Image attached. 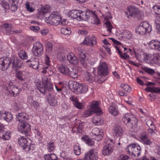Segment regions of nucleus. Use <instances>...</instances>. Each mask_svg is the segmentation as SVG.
<instances>
[{
    "label": "nucleus",
    "mask_w": 160,
    "mask_h": 160,
    "mask_svg": "<svg viewBox=\"0 0 160 160\" xmlns=\"http://www.w3.org/2000/svg\"><path fill=\"white\" fill-rule=\"evenodd\" d=\"M122 121L130 128L134 129L138 125V120L136 117L131 113H127L122 117Z\"/></svg>",
    "instance_id": "f257e3e1"
},
{
    "label": "nucleus",
    "mask_w": 160,
    "mask_h": 160,
    "mask_svg": "<svg viewBox=\"0 0 160 160\" xmlns=\"http://www.w3.org/2000/svg\"><path fill=\"white\" fill-rule=\"evenodd\" d=\"M42 84L37 85L38 89L43 94H45L48 90L49 92H52L53 90V86L51 83L50 79L47 77H44L42 79Z\"/></svg>",
    "instance_id": "f03ea898"
},
{
    "label": "nucleus",
    "mask_w": 160,
    "mask_h": 160,
    "mask_svg": "<svg viewBox=\"0 0 160 160\" xmlns=\"http://www.w3.org/2000/svg\"><path fill=\"white\" fill-rule=\"evenodd\" d=\"M152 30V26L147 22H143L140 23L136 29L137 33L142 35L149 33Z\"/></svg>",
    "instance_id": "7ed1b4c3"
},
{
    "label": "nucleus",
    "mask_w": 160,
    "mask_h": 160,
    "mask_svg": "<svg viewBox=\"0 0 160 160\" xmlns=\"http://www.w3.org/2000/svg\"><path fill=\"white\" fill-rule=\"evenodd\" d=\"M18 129L19 132L24 134L28 137L29 132L31 131V126L27 122H19L18 125Z\"/></svg>",
    "instance_id": "20e7f679"
},
{
    "label": "nucleus",
    "mask_w": 160,
    "mask_h": 160,
    "mask_svg": "<svg viewBox=\"0 0 160 160\" xmlns=\"http://www.w3.org/2000/svg\"><path fill=\"white\" fill-rule=\"evenodd\" d=\"M97 71L99 75H107L109 72L108 64L105 62H100L97 68Z\"/></svg>",
    "instance_id": "39448f33"
},
{
    "label": "nucleus",
    "mask_w": 160,
    "mask_h": 160,
    "mask_svg": "<svg viewBox=\"0 0 160 160\" xmlns=\"http://www.w3.org/2000/svg\"><path fill=\"white\" fill-rule=\"evenodd\" d=\"M18 143L22 149L27 152H28L31 149V147L32 145L28 142V140L22 136H21L18 139Z\"/></svg>",
    "instance_id": "423d86ee"
},
{
    "label": "nucleus",
    "mask_w": 160,
    "mask_h": 160,
    "mask_svg": "<svg viewBox=\"0 0 160 160\" xmlns=\"http://www.w3.org/2000/svg\"><path fill=\"white\" fill-rule=\"evenodd\" d=\"M115 142L113 140H110L108 144L104 146L103 148L102 154L104 155L111 154L115 146Z\"/></svg>",
    "instance_id": "0eeeda50"
},
{
    "label": "nucleus",
    "mask_w": 160,
    "mask_h": 160,
    "mask_svg": "<svg viewBox=\"0 0 160 160\" xmlns=\"http://www.w3.org/2000/svg\"><path fill=\"white\" fill-rule=\"evenodd\" d=\"M43 46L39 42H36L35 43L32 49V52L36 56H40L43 53Z\"/></svg>",
    "instance_id": "6e6552de"
},
{
    "label": "nucleus",
    "mask_w": 160,
    "mask_h": 160,
    "mask_svg": "<svg viewBox=\"0 0 160 160\" xmlns=\"http://www.w3.org/2000/svg\"><path fill=\"white\" fill-rule=\"evenodd\" d=\"M61 17L59 15L51 14L48 18H46L47 22L53 25H57L61 22Z\"/></svg>",
    "instance_id": "1a4fd4ad"
},
{
    "label": "nucleus",
    "mask_w": 160,
    "mask_h": 160,
    "mask_svg": "<svg viewBox=\"0 0 160 160\" xmlns=\"http://www.w3.org/2000/svg\"><path fill=\"white\" fill-rule=\"evenodd\" d=\"M11 64V58L3 57L0 58V67L2 71L6 70Z\"/></svg>",
    "instance_id": "9d476101"
},
{
    "label": "nucleus",
    "mask_w": 160,
    "mask_h": 160,
    "mask_svg": "<svg viewBox=\"0 0 160 160\" xmlns=\"http://www.w3.org/2000/svg\"><path fill=\"white\" fill-rule=\"evenodd\" d=\"M84 157L86 160H98V152L95 149H91L85 154Z\"/></svg>",
    "instance_id": "9b49d317"
},
{
    "label": "nucleus",
    "mask_w": 160,
    "mask_h": 160,
    "mask_svg": "<svg viewBox=\"0 0 160 160\" xmlns=\"http://www.w3.org/2000/svg\"><path fill=\"white\" fill-rule=\"evenodd\" d=\"M96 39L95 36H88L85 38L83 42L81 43V44L92 46L94 44H96Z\"/></svg>",
    "instance_id": "f8f14e48"
},
{
    "label": "nucleus",
    "mask_w": 160,
    "mask_h": 160,
    "mask_svg": "<svg viewBox=\"0 0 160 160\" xmlns=\"http://www.w3.org/2000/svg\"><path fill=\"white\" fill-rule=\"evenodd\" d=\"M11 59V64L12 68L14 70L19 69L22 66V62L17 57H13Z\"/></svg>",
    "instance_id": "ddd939ff"
},
{
    "label": "nucleus",
    "mask_w": 160,
    "mask_h": 160,
    "mask_svg": "<svg viewBox=\"0 0 160 160\" xmlns=\"http://www.w3.org/2000/svg\"><path fill=\"white\" fill-rule=\"evenodd\" d=\"M28 63V65L30 67L35 69H38L40 65L39 64V62L38 58H32L30 60H28L27 62Z\"/></svg>",
    "instance_id": "4468645a"
},
{
    "label": "nucleus",
    "mask_w": 160,
    "mask_h": 160,
    "mask_svg": "<svg viewBox=\"0 0 160 160\" xmlns=\"http://www.w3.org/2000/svg\"><path fill=\"white\" fill-rule=\"evenodd\" d=\"M92 133L93 134L95 139L99 141L102 140L103 138V134L101 132L98 128H93L92 130Z\"/></svg>",
    "instance_id": "2eb2a0df"
},
{
    "label": "nucleus",
    "mask_w": 160,
    "mask_h": 160,
    "mask_svg": "<svg viewBox=\"0 0 160 160\" xmlns=\"http://www.w3.org/2000/svg\"><path fill=\"white\" fill-rule=\"evenodd\" d=\"M2 27L6 31V34L10 35L13 34L14 33H18L19 32L18 30L15 31H12V27L11 24L6 23L2 25Z\"/></svg>",
    "instance_id": "dca6fc26"
},
{
    "label": "nucleus",
    "mask_w": 160,
    "mask_h": 160,
    "mask_svg": "<svg viewBox=\"0 0 160 160\" xmlns=\"http://www.w3.org/2000/svg\"><path fill=\"white\" fill-rule=\"evenodd\" d=\"M90 108L93 112L99 113H102L101 108L98 106V102L97 101H92L90 105Z\"/></svg>",
    "instance_id": "f3484780"
},
{
    "label": "nucleus",
    "mask_w": 160,
    "mask_h": 160,
    "mask_svg": "<svg viewBox=\"0 0 160 160\" xmlns=\"http://www.w3.org/2000/svg\"><path fill=\"white\" fill-rule=\"evenodd\" d=\"M8 89L9 90L10 94L13 97L18 96L20 93V91L18 88L13 85L8 87Z\"/></svg>",
    "instance_id": "a211bd4d"
},
{
    "label": "nucleus",
    "mask_w": 160,
    "mask_h": 160,
    "mask_svg": "<svg viewBox=\"0 0 160 160\" xmlns=\"http://www.w3.org/2000/svg\"><path fill=\"white\" fill-rule=\"evenodd\" d=\"M27 102L30 104L32 108H33L36 110L38 109L40 106L39 104L37 101L33 100L32 95H30L28 97Z\"/></svg>",
    "instance_id": "6ab92c4d"
},
{
    "label": "nucleus",
    "mask_w": 160,
    "mask_h": 160,
    "mask_svg": "<svg viewBox=\"0 0 160 160\" xmlns=\"http://www.w3.org/2000/svg\"><path fill=\"white\" fill-rule=\"evenodd\" d=\"M67 58L69 63L72 64L76 65L78 63V60L73 53H70L67 56Z\"/></svg>",
    "instance_id": "aec40b11"
},
{
    "label": "nucleus",
    "mask_w": 160,
    "mask_h": 160,
    "mask_svg": "<svg viewBox=\"0 0 160 160\" xmlns=\"http://www.w3.org/2000/svg\"><path fill=\"white\" fill-rule=\"evenodd\" d=\"M28 118L27 115L23 112L18 113L16 114V120L19 121V122H27Z\"/></svg>",
    "instance_id": "412c9836"
},
{
    "label": "nucleus",
    "mask_w": 160,
    "mask_h": 160,
    "mask_svg": "<svg viewBox=\"0 0 160 160\" xmlns=\"http://www.w3.org/2000/svg\"><path fill=\"white\" fill-rule=\"evenodd\" d=\"M149 48L159 51L160 47V42L155 40H152L148 42Z\"/></svg>",
    "instance_id": "4be33fe9"
},
{
    "label": "nucleus",
    "mask_w": 160,
    "mask_h": 160,
    "mask_svg": "<svg viewBox=\"0 0 160 160\" xmlns=\"http://www.w3.org/2000/svg\"><path fill=\"white\" fill-rule=\"evenodd\" d=\"M140 138L144 144L150 145L152 142L148 137L147 134L146 132L142 133L140 136Z\"/></svg>",
    "instance_id": "5701e85b"
},
{
    "label": "nucleus",
    "mask_w": 160,
    "mask_h": 160,
    "mask_svg": "<svg viewBox=\"0 0 160 160\" xmlns=\"http://www.w3.org/2000/svg\"><path fill=\"white\" fill-rule=\"evenodd\" d=\"M90 18V15L88 10L87 11H79V16L78 19L86 20Z\"/></svg>",
    "instance_id": "b1692460"
},
{
    "label": "nucleus",
    "mask_w": 160,
    "mask_h": 160,
    "mask_svg": "<svg viewBox=\"0 0 160 160\" xmlns=\"http://www.w3.org/2000/svg\"><path fill=\"white\" fill-rule=\"evenodd\" d=\"M88 90V87L85 84L79 83L77 88V92L79 93H85Z\"/></svg>",
    "instance_id": "393cba45"
},
{
    "label": "nucleus",
    "mask_w": 160,
    "mask_h": 160,
    "mask_svg": "<svg viewBox=\"0 0 160 160\" xmlns=\"http://www.w3.org/2000/svg\"><path fill=\"white\" fill-rule=\"evenodd\" d=\"M110 113L113 116H117L119 114V110L117 106L114 104L111 105L108 108Z\"/></svg>",
    "instance_id": "a878e982"
},
{
    "label": "nucleus",
    "mask_w": 160,
    "mask_h": 160,
    "mask_svg": "<svg viewBox=\"0 0 160 160\" xmlns=\"http://www.w3.org/2000/svg\"><path fill=\"white\" fill-rule=\"evenodd\" d=\"M10 5L11 6V10L12 11H15L18 7V0H8Z\"/></svg>",
    "instance_id": "bb28decb"
},
{
    "label": "nucleus",
    "mask_w": 160,
    "mask_h": 160,
    "mask_svg": "<svg viewBox=\"0 0 160 160\" xmlns=\"http://www.w3.org/2000/svg\"><path fill=\"white\" fill-rule=\"evenodd\" d=\"M70 68L66 65H62L58 68V71L63 74L68 76Z\"/></svg>",
    "instance_id": "cd10ccee"
},
{
    "label": "nucleus",
    "mask_w": 160,
    "mask_h": 160,
    "mask_svg": "<svg viewBox=\"0 0 160 160\" xmlns=\"http://www.w3.org/2000/svg\"><path fill=\"white\" fill-rule=\"evenodd\" d=\"M10 132L5 131L1 129L0 130V138L4 140H8L10 138Z\"/></svg>",
    "instance_id": "c85d7f7f"
},
{
    "label": "nucleus",
    "mask_w": 160,
    "mask_h": 160,
    "mask_svg": "<svg viewBox=\"0 0 160 160\" xmlns=\"http://www.w3.org/2000/svg\"><path fill=\"white\" fill-rule=\"evenodd\" d=\"M141 148L137 144H136V145L133 149V152L132 156H134V157H139L141 153Z\"/></svg>",
    "instance_id": "c756f323"
},
{
    "label": "nucleus",
    "mask_w": 160,
    "mask_h": 160,
    "mask_svg": "<svg viewBox=\"0 0 160 160\" xmlns=\"http://www.w3.org/2000/svg\"><path fill=\"white\" fill-rule=\"evenodd\" d=\"M70 76L72 78L74 79L78 76V71L76 68H70L68 76Z\"/></svg>",
    "instance_id": "7c9ffc66"
},
{
    "label": "nucleus",
    "mask_w": 160,
    "mask_h": 160,
    "mask_svg": "<svg viewBox=\"0 0 160 160\" xmlns=\"http://www.w3.org/2000/svg\"><path fill=\"white\" fill-rule=\"evenodd\" d=\"M26 72L23 71H18L17 72L16 75L17 78L21 81H24L25 80V75Z\"/></svg>",
    "instance_id": "2f4dec72"
},
{
    "label": "nucleus",
    "mask_w": 160,
    "mask_h": 160,
    "mask_svg": "<svg viewBox=\"0 0 160 160\" xmlns=\"http://www.w3.org/2000/svg\"><path fill=\"white\" fill-rule=\"evenodd\" d=\"M142 58L141 59L140 58L141 60H143V62H146L148 63H150L152 61V55H148L145 54V53H143L142 54L141 56Z\"/></svg>",
    "instance_id": "473e14b6"
},
{
    "label": "nucleus",
    "mask_w": 160,
    "mask_h": 160,
    "mask_svg": "<svg viewBox=\"0 0 160 160\" xmlns=\"http://www.w3.org/2000/svg\"><path fill=\"white\" fill-rule=\"evenodd\" d=\"M50 10V7L48 5H44L42 7L40 11L38 12L39 15H42L44 17V15L46 13L48 12Z\"/></svg>",
    "instance_id": "72a5a7b5"
},
{
    "label": "nucleus",
    "mask_w": 160,
    "mask_h": 160,
    "mask_svg": "<svg viewBox=\"0 0 160 160\" xmlns=\"http://www.w3.org/2000/svg\"><path fill=\"white\" fill-rule=\"evenodd\" d=\"M113 131L114 133H116V135L118 136H121L123 132V130L122 127L121 126L118 125H116Z\"/></svg>",
    "instance_id": "f704fd0d"
},
{
    "label": "nucleus",
    "mask_w": 160,
    "mask_h": 160,
    "mask_svg": "<svg viewBox=\"0 0 160 160\" xmlns=\"http://www.w3.org/2000/svg\"><path fill=\"white\" fill-rule=\"evenodd\" d=\"M138 9L135 6H131L128 8V11L129 12V15L131 17L137 14L138 12Z\"/></svg>",
    "instance_id": "c9c22d12"
},
{
    "label": "nucleus",
    "mask_w": 160,
    "mask_h": 160,
    "mask_svg": "<svg viewBox=\"0 0 160 160\" xmlns=\"http://www.w3.org/2000/svg\"><path fill=\"white\" fill-rule=\"evenodd\" d=\"M152 61L156 64L160 65V55L158 53L152 55Z\"/></svg>",
    "instance_id": "e433bc0d"
},
{
    "label": "nucleus",
    "mask_w": 160,
    "mask_h": 160,
    "mask_svg": "<svg viewBox=\"0 0 160 160\" xmlns=\"http://www.w3.org/2000/svg\"><path fill=\"white\" fill-rule=\"evenodd\" d=\"M92 122L95 125H98L102 123V119L99 115H96L94 117L92 120Z\"/></svg>",
    "instance_id": "4c0bfd02"
},
{
    "label": "nucleus",
    "mask_w": 160,
    "mask_h": 160,
    "mask_svg": "<svg viewBox=\"0 0 160 160\" xmlns=\"http://www.w3.org/2000/svg\"><path fill=\"white\" fill-rule=\"evenodd\" d=\"M70 16L71 18H73L77 19L78 20L79 16V11L75 10H71L70 12Z\"/></svg>",
    "instance_id": "58836bf2"
},
{
    "label": "nucleus",
    "mask_w": 160,
    "mask_h": 160,
    "mask_svg": "<svg viewBox=\"0 0 160 160\" xmlns=\"http://www.w3.org/2000/svg\"><path fill=\"white\" fill-rule=\"evenodd\" d=\"M94 113V112L90 108L85 110L82 113V116L85 118L91 116Z\"/></svg>",
    "instance_id": "ea45409f"
},
{
    "label": "nucleus",
    "mask_w": 160,
    "mask_h": 160,
    "mask_svg": "<svg viewBox=\"0 0 160 160\" xmlns=\"http://www.w3.org/2000/svg\"><path fill=\"white\" fill-rule=\"evenodd\" d=\"M45 160H57V157L54 153L46 154L44 157Z\"/></svg>",
    "instance_id": "a19ab883"
},
{
    "label": "nucleus",
    "mask_w": 160,
    "mask_h": 160,
    "mask_svg": "<svg viewBox=\"0 0 160 160\" xmlns=\"http://www.w3.org/2000/svg\"><path fill=\"white\" fill-rule=\"evenodd\" d=\"M136 145V144H131L128 145L126 148V151L128 153L129 155H132L133 152V149Z\"/></svg>",
    "instance_id": "79ce46f5"
},
{
    "label": "nucleus",
    "mask_w": 160,
    "mask_h": 160,
    "mask_svg": "<svg viewBox=\"0 0 160 160\" xmlns=\"http://www.w3.org/2000/svg\"><path fill=\"white\" fill-rule=\"evenodd\" d=\"M12 115L10 112L3 113V118L7 122H10L12 119Z\"/></svg>",
    "instance_id": "37998d69"
},
{
    "label": "nucleus",
    "mask_w": 160,
    "mask_h": 160,
    "mask_svg": "<svg viewBox=\"0 0 160 160\" xmlns=\"http://www.w3.org/2000/svg\"><path fill=\"white\" fill-rule=\"evenodd\" d=\"M78 54L79 57V58L81 59L86 57L85 51L81 48H77Z\"/></svg>",
    "instance_id": "c03bdc74"
},
{
    "label": "nucleus",
    "mask_w": 160,
    "mask_h": 160,
    "mask_svg": "<svg viewBox=\"0 0 160 160\" xmlns=\"http://www.w3.org/2000/svg\"><path fill=\"white\" fill-rule=\"evenodd\" d=\"M60 157L66 160L71 159V157L70 156V153L65 151H62L60 154Z\"/></svg>",
    "instance_id": "a18cd8bd"
},
{
    "label": "nucleus",
    "mask_w": 160,
    "mask_h": 160,
    "mask_svg": "<svg viewBox=\"0 0 160 160\" xmlns=\"http://www.w3.org/2000/svg\"><path fill=\"white\" fill-rule=\"evenodd\" d=\"M55 148V143L54 142H50L47 144V149L49 152L53 151Z\"/></svg>",
    "instance_id": "49530a36"
},
{
    "label": "nucleus",
    "mask_w": 160,
    "mask_h": 160,
    "mask_svg": "<svg viewBox=\"0 0 160 160\" xmlns=\"http://www.w3.org/2000/svg\"><path fill=\"white\" fill-rule=\"evenodd\" d=\"M48 102L50 106H54L57 105V102L56 98L54 97L48 98Z\"/></svg>",
    "instance_id": "de8ad7c7"
},
{
    "label": "nucleus",
    "mask_w": 160,
    "mask_h": 160,
    "mask_svg": "<svg viewBox=\"0 0 160 160\" xmlns=\"http://www.w3.org/2000/svg\"><path fill=\"white\" fill-rule=\"evenodd\" d=\"M19 57L22 59H26L28 58L27 53L23 50H20L18 52Z\"/></svg>",
    "instance_id": "09e8293b"
},
{
    "label": "nucleus",
    "mask_w": 160,
    "mask_h": 160,
    "mask_svg": "<svg viewBox=\"0 0 160 160\" xmlns=\"http://www.w3.org/2000/svg\"><path fill=\"white\" fill-rule=\"evenodd\" d=\"M79 83H78L77 82H69L68 83L69 87L70 88L73 89L75 90H77V88H78V86Z\"/></svg>",
    "instance_id": "8fccbe9b"
},
{
    "label": "nucleus",
    "mask_w": 160,
    "mask_h": 160,
    "mask_svg": "<svg viewBox=\"0 0 160 160\" xmlns=\"http://www.w3.org/2000/svg\"><path fill=\"white\" fill-rule=\"evenodd\" d=\"M34 130L35 133L36 134V137H37L39 140H41L42 139V135L39 129L37 127H35Z\"/></svg>",
    "instance_id": "3c124183"
},
{
    "label": "nucleus",
    "mask_w": 160,
    "mask_h": 160,
    "mask_svg": "<svg viewBox=\"0 0 160 160\" xmlns=\"http://www.w3.org/2000/svg\"><path fill=\"white\" fill-rule=\"evenodd\" d=\"M145 90L147 92H150L155 93L160 92V88H158L147 87L145 88Z\"/></svg>",
    "instance_id": "603ef678"
},
{
    "label": "nucleus",
    "mask_w": 160,
    "mask_h": 160,
    "mask_svg": "<svg viewBox=\"0 0 160 160\" xmlns=\"http://www.w3.org/2000/svg\"><path fill=\"white\" fill-rule=\"evenodd\" d=\"M74 154L76 155H79L81 153V148L80 147L77 145L74 146Z\"/></svg>",
    "instance_id": "864d4df0"
},
{
    "label": "nucleus",
    "mask_w": 160,
    "mask_h": 160,
    "mask_svg": "<svg viewBox=\"0 0 160 160\" xmlns=\"http://www.w3.org/2000/svg\"><path fill=\"white\" fill-rule=\"evenodd\" d=\"M61 32L62 33L66 35L71 33V31L70 28H63L61 29Z\"/></svg>",
    "instance_id": "5fc2aeb1"
},
{
    "label": "nucleus",
    "mask_w": 160,
    "mask_h": 160,
    "mask_svg": "<svg viewBox=\"0 0 160 160\" xmlns=\"http://www.w3.org/2000/svg\"><path fill=\"white\" fill-rule=\"evenodd\" d=\"M142 69L145 72L150 75H153L155 73L153 69L147 67L143 68Z\"/></svg>",
    "instance_id": "6e6d98bb"
},
{
    "label": "nucleus",
    "mask_w": 160,
    "mask_h": 160,
    "mask_svg": "<svg viewBox=\"0 0 160 160\" xmlns=\"http://www.w3.org/2000/svg\"><path fill=\"white\" fill-rule=\"evenodd\" d=\"M120 86L125 91L128 92H130L131 90V88L127 84H122Z\"/></svg>",
    "instance_id": "4d7b16f0"
},
{
    "label": "nucleus",
    "mask_w": 160,
    "mask_h": 160,
    "mask_svg": "<svg viewBox=\"0 0 160 160\" xmlns=\"http://www.w3.org/2000/svg\"><path fill=\"white\" fill-rule=\"evenodd\" d=\"M152 9L155 14L160 15V6L156 5H154Z\"/></svg>",
    "instance_id": "13d9d810"
},
{
    "label": "nucleus",
    "mask_w": 160,
    "mask_h": 160,
    "mask_svg": "<svg viewBox=\"0 0 160 160\" xmlns=\"http://www.w3.org/2000/svg\"><path fill=\"white\" fill-rule=\"evenodd\" d=\"M124 38L127 39H130L132 36V34L131 32L129 31L125 30L123 32V34Z\"/></svg>",
    "instance_id": "bf43d9fd"
},
{
    "label": "nucleus",
    "mask_w": 160,
    "mask_h": 160,
    "mask_svg": "<svg viewBox=\"0 0 160 160\" xmlns=\"http://www.w3.org/2000/svg\"><path fill=\"white\" fill-rule=\"evenodd\" d=\"M85 80L89 82H92L93 80L92 76H90V73L88 72H86L85 74Z\"/></svg>",
    "instance_id": "052dcab7"
},
{
    "label": "nucleus",
    "mask_w": 160,
    "mask_h": 160,
    "mask_svg": "<svg viewBox=\"0 0 160 160\" xmlns=\"http://www.w3.org/2000/svg\"><path fill=\"white\" fill-rule=\"evenodd\" d=\"M79 62L80 64L82 65V66L84 67H86L87 65V60L86 58H81L79 59Z\"/></svg>",
    "instance_id": "680f3d73"
},
{
    "label": "nucleus",
    "mask_w": 160,
    "mask_h": 160,
    "mask_svg": "<svg viewBox=\"0 0 160 160\" xmlns=\"http://www.w3.org/2000/svg\"><path fill=\"white\" fill-rule=\"evenodd\" d=\"M148 133L151 134H152L153 133H156L157 132L155 126L149 127V128L148 129Z\"/></svg>",
    "instance_id": "e2e57ef3"
},
{
    "label": "nucleus",
    "mask_w": 160,
    "mask_h": 160,
    "mask_svg": "<svg viewBox=\"0 0 160 160\" xmlns=\"http://www.w3.org/2000/svg\"><path fill=\"white\" fill-rule=\"evenodd\" d=\"M1 4L5 9H8L9 8V5L6 1H2Z\"/></svg>",
    "instance_id": "0e129e2a"
},
{
    "label": "nucleus",
    "mask_w": 160,
    "mask_h": 160,
    "mask_svg": "<svg viewBox=\"0 0 160 160\" xmlns=\"http://www.w3.org/2000/svg\"><path fill=\"white\" fill-rule=\"evenodd\" d=\"M25 5L26 6V8L28 11L32 12L34 11V9L32 7H30V2H27L25 4Z\"/></svg>",
    "instance_id": "69168bd1"
},
{
    "label": "nucleus",
    "mask_w": 160,
    "mask_h": 160,
    "mask_svg": "<svg viewBox=\"0 0 160 160\" xmlns=\"http://www.w3.org/2000/svg\"><path fill=\"white\" fill-rule=\"evenodd\" d=\"M129 158L128 156L122 155L118 157L117 160H128Z\"/></svg>",
    "instance_id": "338daca9"
},
{
    "label": "nucleus",
    "mask_w": 160,
    "mask_h": 160,
    "mask_svg": "<svg viewBox=\"0 0 160 160\" xmlns=\"http://www.w3.org/2000/svg\"><path fill=\"white\" fill-rule=\"evenodd\" d=\"M74 105L75 107L79 109H81L83 107L82 104L78 101H76Z\"/></svg>",
    "instance_id": "774afa93"
}]
</instances>
